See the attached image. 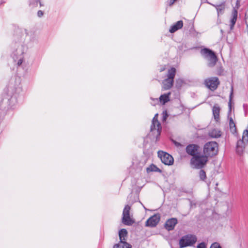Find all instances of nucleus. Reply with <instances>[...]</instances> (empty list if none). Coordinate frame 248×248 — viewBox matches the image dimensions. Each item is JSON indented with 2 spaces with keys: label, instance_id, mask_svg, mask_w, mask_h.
Segmentation results:
<instances>
[{
  "label": "nucleus",
  "instance_id": "obj_1",
  "mask_svg": "<svg viewBox=\"0 0 248 248\" xmlns=\"http://www.w3.org/2000/svg\"><path fill=\"white\" fill-rule=\"evenodd\" d=\"M203 152L207 158L216 155L218 152V145L215 141H209L205 144Z\"/></svg>",
  "mask_w": 248,
  "mask_h": 248
},
{
  "label": "nucleus",
  "instance_id": "obj_2",
  "mask_svg": "<svg viewBox=\"0 0 248 248\" xmlns=\"http://www.w3.org/2000/svg\"><path fill=\"white\" fill-rule=\"evenodd\" d=\"M201 53L204 58L208 61V66L209 67H213L215 65L217 59L215 53L213 51L205 48L201 50Z\"/></svg>",
  "mask_w": 248,
  "mask_h": 248
},
{
  "label": "nucleus",
  "instance_id": "obj_3",
  "mask_svg": "<svg viewBox=\"0 0 248 248\" xmlns=\"http://www.w3.org/2000/svg\"><path fill=\"white\" fill-rule=\"evenodd\" d=\"M208 158L205 155L198 154L192 157L190 160L191 166L195 169H201L206 165Z\"/></svg>",
  "mask_w": 248,
  "mask_h": 248
},
{
  "label": "nucleus",
  "instance_id": "obj_4",
  "mask_svg": "<svg viewBox=\"0 0 248 248\" xmlns=\"http://www.w3.org/2000/svg\"><path fill=\"white\" fill-rule=\"evenodd\" d=\"M197 241L195 235L188 234L182 237L179 242V248H184L194 246Z\"/></svg>",
  "mask_w": 248,
  "mask_h": 248
},
{
  "label": "nucleus",
  "instance_id": "obj_5",
  "mask_svg": "<svg viewBox=\"0 0 248 248\" xmlns=\"http://www.w3.org/2000/svg\"><path fill=\"white\" fill-rule=\"evenodd\" d=\"M176 74V69L172 67L168 70L167 75V78L162 81V88L164 90H169L173 86L174 78Z\"/></svg>",
  "mask_w": 248,
  "mask_h": 248
},
{
  "label": "nucleus",
  "instance_id": "obj_6",
  "mask_svg": "<svg viewBox=\"0 0 248 248\" xmlns=\"http://www.w3.org/2000/svg\"><path fill=\"white\" fill-rule=\"evenodd\" d=\"M130 209L131 207L128 205H126L124 206L123 212L122 223L128 226H131L135 222L132 216H131L130 214Z\"/></svg>",
  "mask_w": 248,
  "mask_h": 248
},
{
  "label": "nucleus",
  "instance_id": "obj_7",
  "mask_svg": "<svg viewBox=\"0 0 248 248\" xmlns=\"http://www.w3.org/2000/svg\"><path fill=\"white\" fill-rule=\"evenodd\" d=\"M206 86L212 91L215 90L219 84L218 78L217 77H211L204 80Z\"/></svg>",
  "mask_w": 248,
  "mask_h": 248
},
{
  "label": "nucleus",
  "instance_id": "obj_8",
  "mask_svg": "<svg viewBox=\"0 0 248 248\" xmlns=\"http://www.w3.org/2000/svg\"><path fill=\"white\" fill-rule=\"evenodd\" d=\"M158 154L162 163L165 165H171L173 164V158L170 154L163 151H159Z\"/></svg>",
  "mask_w": 248,
  "mask_h": 248
},
{
  "label": "nucleus",
  "instance_id": "obj_9",
  "mask_svg": "<svg viewBox=\"0 0 248 248\" xmlns=\"http://www.w3.org/2000/svg\"><path fill=\"white\" fill-rule=\"evenodd\" d=\"M157 114H155L153 119L152 124L151 126V131L152 132L155 131V133L156 134L157 136H158L161 133V127L160 123L157 120Z\"/></svg>",
  "mask_w": 248,
  "mask_h": 248
},
{
  "label": "nucleus",
  "instance_id": "obj_10",
  "mask_svg": "<svg viewBox=\"0 0 248 248\" xmlns=\"http://www.w3.org/2000/svg\"><path fill=\"white\" fill-rule=\"evenodd\" d=\"M245 136L246 135L245 134H243L242 140H238L237 143L236 152L239 155H241L243 153L246 145L248 141V139L246 140Z\"/></svg>",
  "mask_w": 248,
  "mask_h": 248
},
{
  "label": "nucleus",
  "instance_id": "obj_11",
  "mask_svg": "<svg viewBox=\"0 0 248 248\" xmlns=\"http://www.w3.org/2000/svg\"><path fill=\"white\" fill-rule=\"evenodd\" d=\"M160 220L159 215H155L151 217L146 221L145 226L147 227H154L156 226Z\"/></svg>",
  "mask_w": 248,
  "mask_h": 248
},
{
  "label": "nucleus",
  "instance_id": "obj_12",
  "mask_svg": "<svg viewBox=\"0 0 248 248\" xmlns=\"http://www.w3.org/2000/svg\"><path fill=\"white\" fill-rule=\"evenodd\" d=\"M178 221L176 218H171L168 219L165 224V228L168 231H171L174 229L175 225L177 224Z\"/></svg>",
  "mask_w": 248,
  "mask_h": 248
},
{
  "label": "nucleus",
  "instance_id": "obj_13",
  "mask_svg": "<svg viewBox=\"0 0 248 248\" xmlns=\"http://www.w3.org/2000/svg\"><path fill=\"white\" fill-rule=\"evenodd\" d=\"M199 147L198 145L195 144H190L188 145L186 148V153L193 157L199 154L198 153V149Z\"/></svg>",
  "mask_w": 248,
  "mask_h": 248
},
{
  "label": "nucleus",
  "instance_id": "obj_14",
  "mask_svg": "<svg viewBox=\"0 0 248 248\" xmlns=\"http://www.w3.org/2000/svg\"><path fill=\"white\" fill-rule=\"evenodd\" d=\"M220 111V108L218 104H215L212 108L213 115L215 120L216 122H218L219 120V114Z\"/></svg>",
  "mask_w": 248,
  "mask_h": 248
},
{
  "label": "nucleus",
  "instance_id": "obj_15",
  "mask_svg": "<svg viewBox=\"0 0 248 248\" xmlns=\"http://www.w3.org/2000/svg\"><path fill=\"white\" fill-rule=\"evenodd\" d=\"M183 26V22L182 20L177 21L174 25L171 26L169 30V31L170 33H174L177 30L181 29Z\"/></svg>",
  "mask_w": 248,
  "mask_h": 248
},
{
  "label": "nucleus",
  "instance_id": "obj_16",
  "mask_svg": "<svg viewBox=\"0 0 248 248\" xmlns=\"http://www.w3.org/2000/svg\"><path fill=\"white\" fill-rule=\"evenodd\" d=\"M237 17V9L233 8L232 12V17L231 19L230 30H232L236 23Z\"/></svg>",
  "mask_w": 248,
  "mask_h": 248
},
{
  "label": "nucleus",
  "instance_id": "obj_17",
  "mask_svg": "<svg viewBox=\"0 0 248 248\" xmlns=\"http://www.w3.org/2000/svg\"><path fill=\"white\" fill-rule=\"evenodd\" d=\"M213 6L216 8L218 16L219 15H222L224 13L226 7L225 2H223L220 4H213Z\"/></svg>",
  "mask_w": 248,
  "mask_h": 248
},
{
  "label": "nucleus",
  "instance_id": "obj_18",
  "mask_svg": "<svg viewBox=\"0 0 248 248\" xmlns=\"http://www.w3.org/2000/svg\"><path fill=\"white\" fill-rule=\"evenodd\" d=\"M120 242H126L127 232L125 229H122L119 232Z\"/></svg>",
  "mask_w": 248,
  "mask_h": 248
},
{
  "label": "nucleus",
  "instance_id": "obj_19",
  "mask_svg": "<svg viewBox=\"0 0 248 248\" xmlns=\"http://www.w3.org/2000/svg\"><path fill=\"white\" fill-rule=\"evenodd\" d=\"M170 92H169L168 93L161 95L159 97V102L163 105H164L166 103L170 101Z\"/></svg>",
  "mask_w": 248,
  "mask_h": 248
},
{
  "label": "nucleus",
  "instance_id": "obj_20",
  "mask_svg": "<svg viewBox=\"0 0 248 248\" xmlns=\"http://www.w3.org/2000/svg\"><path fill=\"white\" fill-rule=\"evenodd\" d=\"M221 131L217 129H214L209 132V135L213 138H217L221 136Z\"/></svg>",
  "mask_w": 248,
  "mask_h": 248
},
{
  "label": "nucleus",
  "instance_id": "obj_21",
  "mask_svg": "<svg viewBox=\"0 0 248 248\" xmlns=\"http://www.w3.org/2000/svg\"><path fill=\"white\" fill-rule=\"evenodd\" d=\"M132 246L126 242H119L118 244H115L113 248H131Z\"/></svg>",
  "mask_w": 248,
  "mask_h": 248
},
{
  "label": "nucleus",
  "instance_id": "obj_22",
  "mask_svg": "<svg viewBox=\"0 0 248 248\" xmlns=\"http://www.w3.org/2000/svg\"><path fill=\"white\" fill-rule=\"evenodd\" d=\"M229 119V125L230 130L232 133H235L236 131V128L235 124L231 117H228Z\"/></svg>",
  "mask_w": 248,
  "mask_h": 248
},
{
  "label": "nucleus",
  "instance_id": "obj_23",
  "mask_svg": "<svg viewBox=\"0 0 248 248\" xmlns=\"http://www.w3.org/2000/svg\"><path fill=\"white\" fill-rule=\"evenodd\" d=\"M161 170L159 169H158L155 165L152 164L150 165L149 167L147 168V171L148 172L151 171H159L160 172Z\"/></svg>",
  "mask_w": 248,
  "mask_h": 248
},
{
  "label": "nucleus",
  "instance_id": "obj_24",
  "mask_svg": "<svg viewBox=\"0 0 248 248\" xmlns=\"http://www.w3.org/2000/svg\"><path fill=\"white\" fill-rule=\"evenodd\" d=\"M199 176H200V178L201 180H202L204 181L206 178V173L202 170H200V171L199 172Z\"/></svg>",
  "mask_w": 248,
  "mask_h": 248
},
{
  "label": "nucleus",
  "instance_id": "obj_25",
  "mask_svg": "<svg viewBox=\"0 0 248 248\" xmlns=\"http://www.w3.org/2000/svg\"><path fill=\"white\" fill-rule=\"evenodd\" d=\"M210 248H221L220 245L217 242L213 243Z\"/></svg>",
  "mask_w": 248,
  "mask_h": 248
},
{
  "label": "nucleus",
  "instance_id": "obj_26",
  "mask_svg": "<svg viewBox=\"0 0 248 248\" xmlns=\"http://www.w3.org/2000/svg\"><path fill=\"white\" fill-rule=\"evenodd\" d=\"M183 82V81L181 79H178L176 80V86L178 87H180L182 86V84Z\"/></svg>",
  "mask_w": 248,
  "mask_h": 248
},
{
  "label": "nucleus",
  "instance_id": "obj_27",
  "mask_svg": "<svg viewBox=\"0 0 248 248\" xmlns=\"http://www.w3.org/2000/svg\"><path fill=\"white\" fill-rule=\"evenodd\" d=\"M197 248H206V244L204 242H202L197 246Z\"/></svg>",
  "mask_w": 248,
  "mask_h": 248
},
{
  "label": "nucleus",
  "instance_id": "obj_28",
  "mask_svg": "<svg viewBox=\"0 0 248 248\" xmlns=\"http://www.w3.org/2000/svg\"><path fill=\"white\" fill-rule=\"evenodd\" d=\"M151 98L153 101V102L151 103V104L153 106H155V104H158L159 101V100H158V99L157 98H155V99H153L152 98Z\"/></svg>",
  "mask_w": 248,
  "mask_h": 248
},
{
  "label": "nucleus",
  "instance_id": "obj_29",
  "mask_svg": "<svg viewBox=\"0 0 248 248\" xmlns=\"http://www.w3.org/2000/svg\"><path fill=\"white\" fill-rule=\"evenodd\" d=\"M23 61V57H21L17 62V65L20 66L21 65Z\"/></svg>",
  "mask_w": 248,
  "mask_h": 248
},
{
  "label": "nucleus",
  "instance_id": "obj_30",
  "mask_svg": "<svg viewBox=\"0 0 248 248\" xmlns=\"http://www.w3.org/2000/svg\"><path fill=\"white\" fill-rule=\"evenodd\" d=\"M240 6V1L239 0H237L236 1V5L235 7L234 8H235L236 9H238Z\"/></svg>",
  "mask_w": 248,
  "mask_h": 248
},
{
  "label": "nucleus",
  "instance_id": "obj_31",
  "mask_svg": "<svg viewBox=\"0 0 248 248\" xmlns=\"http://www.w3.org/2000/svg\"><path fill=\"white\" fill-rule=\"evenodd\" d=\"M43 14H44V13L41 10H39L37 12V15L40 17H41L42 16H43Z\"/></svg>",
  "mask_w": 248,
  "mask_h": 248
},
{
  "label": "nucleus",
  "instance_id": "obj_32",
  "mask_svg": "<svg viewBox=\"0 0 248 248\" xmlns=\"http://www.w3.org/2000/svg\"><path fill=\"white\" fill-rule=\"evenodd\" d=\"M177 0H169L168 2L170 6H171Z\"/></svg>",
  "mask_w": 248,
  "mask_h": 248
},
{
  "label": "nucleus",
  "instance_id": "obj_33",
  "mask_svg": "<svg viewBox=\"0 0 248 248\" xmlns=\"http://www.w3.org/2000/svg\"><path fill=\"white\" fill-rule=\"evenodd\" d=\"M232 91H231V94H230V103H229L230 104H231V100H232Z\"/></svg>",
  "mask_w": 248,
  "mask_h": 248
},
{
  "label": "nucleus",
  "instance_id": "obj_34",
  "mask_svg": "<svg viewBox=\"0 0 248 248\" xmlns=\"http://www.w3.org/2000/svg\"><path fill=\"white\" fill-rule=\"evenodd\" d=\"M164 70H165L164 68H161V69L160 70V72H162V71H164Z\"/></svg>",
  "mask_w": 248,
  "mask_h": 248
},
{
  "label": "nucleus",
  "instance_id": "obj_35",
  "mask_svg": "<svg viewBox=\"0 0 248 248\" xmlns=\"http://www.w3.org/2000/svg\"><path fill=\"white\" fill-rule=\"evenodd\" d=\"M39 3H40V5L41 6H42V4L41 2H40V0H39Z\"/></svg>",
  "mask_w": 248,
  "mask_h": 248
},
{
  "label": "nucleus",
  "instance_id": "obj_36",
  "mask_svg": "<svg viewBox=\"0 0 248 248\" xmlns=\"http://www.w3.org/2000/svg\"><path fill=\"white\" fill-rule=\"evenodd\" d=\"M246 23L247 27V28H248V22L246 21Z\"/></svg>",
  "mask_w": 248,
  "mask_h": 248
}]
</instances>
